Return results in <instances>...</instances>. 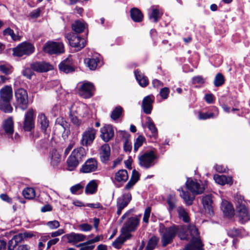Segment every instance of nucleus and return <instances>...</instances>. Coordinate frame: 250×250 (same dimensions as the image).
I'll return each instance as SVG.
<instances>
[{
	"instance_id": "obj_1",
	"label": "nucleus",
	"mask_w": 250,
	"mask_h": 250,
	"mask_svg": "<svg viewBox=\"0 0 250 250\" xmlns=\"http://www.w3.org/2000/svg\"><path fill=\"white\" fill-rule=\"evenodd\" d=\"M192 224L188 226L187 229L186 227L182 226L172 225L168 228H165L162 233L161 243L163 247H165L167 245L171 244L175 237L176 234L181 240H188L191 236L189 231V227Z\"/></svg>"
},
{
	"instance_id": "obj_2",
	"label": "nucleus",
	"mask_w": 250,
	"mask_h": 250,
	"mask_svg": "<svg viewBox=\"0 0 250 250\" xmlns=\"http://www.w3.org/2000/svg\"><path fill=\"white\" fill-rule=\"evenodd\" d=\"M142 215H134L128 217L124 223L121 229L123 234H126L127 238H131L132 235L130 232L135 231L138 228Z\"/></svg>"
},
{
	"instance_id": "obj_3",
	"label": "nucleus",
	"mask_w": 250,
	"mask_h": 250,
	"mask_svg": "<svg viewBox=\"0 0 250 250\" xmlns=\"http://www.w3.org/2000/svg\"><path fill=\"white\" fill-rule=\"evenodd\" d=\"M188 229L191 239L184 250H205L203 248L204 244L199 238L198 230L195 225L189 226Z\"/></svg>"
},
{
	"instance_id": "obj_4",
	"label": "nucleus",
	"mask_w": 250,
	"mask_h": 250,
	"mask_svg": "<svg viewBox=\"0 0 250 250\" xmlns=\"http://www.w3.org/2000/svg\"><path fill=\"white\" fill-rule=\"evenodd\" d=\"M156 158L157 156L153 151L146 152L139 157V164L141 167L148 169L154 166Z\"/></svg>"
},
{
	"instance_id": "obj_5",
	"label": "nucleus",
	"mask_w": 250,
	"mask_h": 250,
	"mask_svg": "<svg viewBox=\"0 0 250 250\" xmlns=\"http://www.w3.org/2000/svg\"><path fill=\"white\" fill-rule=\"evenodd\" d=\"M13 51L14 56L21 57L33 53L35 51V47L31 43L23 42L14 48Z\"/></svg>"
},
{
	"instance_id": "obj_6",
	"label": "nucleus",
	"mask_w": 250,
	"mask_h": 250,
	"mask_svg": "<svg viewBox=\"0 0 250 250\" xmlns=\"http://www.w3.org/2000/svg\"><path fill=\"white\" fill-rule=\"evenodd\" d=\"M17 104L22 110H25L28 107V96L27 91L23 88H19L15 92Z\"/></svg>"
},
{
	"instance_id": "obj_7",
	"label": "nucleus",
	"mask_w": 250,
	"mask_h": 250,
	"mask_svg": "<svg viewBox=\"0 0 250 250\" xmlns=\"http://www.w3.org/2000/svg\"><path fill=\"white\" fill-rule=\"evenodd\" d=\"M43 49L45 52L50 54H58L64 52V46L61 42H48L45 44Z\"/></svg>"
},
{
	"instance_id": "obj_8",
	"label": "nucleus",
	"mask_w": 250,
	"mask_h": 250,
	"mask_svg": "<svg viewBox=\"0 0 250 250\" xmlns=\"http://www.w3.org/2000/svg\"><path fill=\"white\" fill-rule=\"evenodd\" d=\"M94 86L90 82H84L81 84L78 89V94L83 98L87 99L93 95Z\"/></svg>"
},
{
	"instance_id": "obj_9",
	"label": "nucleus",
	"mask_w": 250,
	"mask_h": 250,
	"mask_svg": "<svg viewBox=\"0 0 250 250\" xmlns=\"http://www.w3.org/2000/svg\"><path fill=\"white\" fill-rule=\"evenodd\" d=\"M34 110L32 108L29 109L24 116L23 124V129L26 131H31L35 126Z\"/></svg>"
},
{
	"instance_id": "obj_10",
	"label": "nucleus",
	"mask_w": 250,
	"mask_h": 250,
	"mask_svg": "<svg viewBox=\"0 0 250 250\" xmlns=\"http://www.w3.org/2000/svg\"><path fill=\"white\" fill-rule=\"evenodd\" d=\"M132 199V196L130 193L123 194L117 200V214L119 216L122 210L128 205Z\"/></svg>"
},
{
	"instance_id": "obj_11",
	"label": "nucleus",
	"mask_w": 250,
	"mask_h": 250,
	"mask_svg": "<svg viewBox=\"0 0 250 250\" xmlns=\"http://www.w3.org/2000/svg\"><path fill=\"white\" fill-rule=\"evenodd\" d=\"M96 130L94 128H88L83 134L81 140L82 145L83 146L90 145L95 138Z\"/></svg>"
},
{
	"instance_id": "obj_12",
	"label": "nucleus",
	"mask_w": 250,
	"mask_h": 250,
	"mask_svg": "<svg viewBox=\"0 0 250 250\" xmlns=\"http://www.w3.org/2000/svg\"><path fill=\"white\" fill-rule=\"evenodd\" d=\"M31 68L38 72H44L52 70L53 66L44 62H36L31 63Z\"/></svg>"
},
{
	"instance_id": "obj_13",
	"label": "nucleus",
	"mask_w": 250,
	"mask_h": 250,
	"mask_svg": "<svg viewBox=\"0 0 250 250\" xmlns=\"http://www.w3.org/2000/svg\"><path fill=\"white\" fill-rule=\"evenodd\" d=\"M114 136V131L112 125H107L101 129V138L105 142H108Z\"/></svg>"
},
{
	"instance_id": "obj_14",
	"label": "nucleus",
	"mask_w": 250,
	"mask_h": 250,
	"mask_svg": "<svg viewBox=\"0 0 250 250\" xmlns=\"http://www.w3.org/2000/svg\"><path fill=\"white\" fill-rule=\"evenodd\" d=\"M67 38L69 40L70 45L72 47L77 48L78 50L83 48L85 46V40L76 34L73 35L71 38H69L67 35Z\"/></svg>"
},
{
	"instance_id": "obj_15",
	"label": "nucleus",
	"mask_w": 250,
	"mask_h": 250,
	"mask_svg": "<svg viewBox=\"0 0 250 250\" xmlns=\"http://www.w3.org/2000/svg\"><path fill=\"white\" fill-rule=\"evenodd\" d=\"M187 187L191 192L195 194H200L203 192L205 187L196 181H188L186 182Z\"/></svg>"
},
{
	"instance_id": "obj_16",
	"label": "nucleus",
	"mask_w": 250,
	"mask_h": 250,
	"mask_svg": "<svg viewBox=\"0 0 250 250\" xmlns=\"http://www.w3.org/2000/svg\"><path fill=\"white\" fill-rule=\"evenodd\" d=\"M97 162L94 158L88 159L83 165L81 171L83 173H90L97 169Z\"/></svg>"
},
{
	"instance_id": "obj_17",
	"label": "nucleus",
	"mask_w": 250,
	"mask_h": 250,
	"mask_svg": "<svg viewBox=\"0 0 250 250\" xmlns=\"http://www.w3.org/2000/svg\"><path fill=\"white\" fill-rule=\"evenodd\" d=\"M100 158L103 163H106L110 156V147L108 144H105L101 146L100 152Z\"/></svg>"
},
{
	"instance_id": "obj_18",
	"label": "nucleus",
	"mask_w": 250,
	"mask_h": 250,
	"mask_svg": "<svg viewBox=\"0 0 250 250\" xmlns=\"http://www.w3.org/2000/svg\"><path fill=\"white\" fill-rule=\"evenodd\" d=\"M154 100V97L152 95H148L144 98L142 102V107L144 112L146 114H149L151 113Z\"/></svg>"
},
{
	"instance_id": "obj_19",
	"label": "nucleus",
	"mask_w": 250,
	"mask_h": 250,
	"mask_svg": "<svg viewBox=\"0 0 250 250\" xmlns=\"http://www.w3.org/2000/svg\"><path fill=\"white\" fill-rule=\"evenodd\" d=\"M3 128L5 134L8 137H10L13 135L14 130V121L12 117L8 118L3 121Z\"/></svg>"
},
{
	"instance_id": "obj_20",
	"label": "nucleus",
	"mask_w": 250,
	"mask_h": 250,
	"mask_svg": "<svg viewBox=\"0 0 250 250\" xmlns=\"http://www.w3.org/2000/svg\"><path fill=\"white\" fill-rule=\"evenodd\" d=\"M55 126L56 128L60 129L62 132V135L64 133L67 135L70 133L69 124L63 118H58L57 119Z\"/></svg>"
},
{
	"instance_id": "obj_21",
	"label": "nucleus",
	"mask_w": 250,
	"mask_h": 250,
	"mask_svg": "<svg viewBox=\"0 0 250 250\" xmlns=\"http://www.w3.org/2000/svg\"><path fill=\"white\" fill-rule=\"evenodd\" d=\"M63 237L67 239L69 243H72L73 244L79 242L83 241L86 239L85 235L83 234L75 233L74 232L67 234Z\"/></svg>"
},
{
	"instance_id": "obj_22",
	"label": "nucleus",
	"mask_w": 250,
	"mask_h": 250,
	"mask_svg": "<svg viewBox=\"0 0 250 250\" xmlns=\"http://www.w3.org/2000/svg\"><path fill=\"white\" fill-rule=\"evenodd\" d=\"M72 64L71 60L69 58H67L59 64V67L61 71L65 73H68L74 71V67Z\"/></svg>"
},
{
	"instance_id": "obj_23",
	"label": "nucleus",
	"mask_w": 250,
	"mask_h": 250,
	"mask_svg": "<svg viewBox=\"0 0 250 250\" xmlns=\"http://www.w3.org/2000/svg\"><path fill=\"white\" fill-rule=\"evenodd\" d=\"M13 98V90L10 85H6L0 90V99L11 100Z\"/></svg>"
},
{
	"instance_id": "obj_24",
	"label": "nucleus",
	"mask_w": 250,
	"mask_h": 250,
	"mask_svg": "<svg viewBox=\"0 0 250 250\" xmlns=\"http://www.w3.org/2000/svg\"><path fill=\"white\" fill-rule=\"evenodd\" d=\"M238 212V217L242 223H245L250 220V214L246 207L236 209Z\"/></svg>"
},
{
	"instance_id": "obj_25",
	"label": "nucleus",
	"mask_w": 250,
	"mask_h": 250,
	"mask_svg": "<svg viewBox=\"0 0 250 250\" xmlns=\"http://www.w3.org/2000/svg\"><path fill=\"white\" fill-rule=\"evenodd\" d=\"M202 204L204 208L208 210L209 214L213 213L212 209V199L211 195H207L202 198Z\"/></svg>"
},
{
	"instance_id": "obj_26",
	"label": "nucleus",
	"mask_w": 250,
	"mask_h": 250,
	"mask_svg": "<svg viewBox=\"0 0 250 250\" xmlns=\"http://www.w3.org/2000/svg\"><path fill=\"white\" fill-rule=\"evenodd\" d=\"M221 209L226 216L231 217L233 215L234 210L232 205L227 201H222L221 205Z\"/></svg>"
},
{
	"instance_id": "obj_27",
	"label": "nucleus",
	"mask_w": 250,
	"mask_h": 250,
	"mask_svg": "<svg viewBox=\"0 0 250 250\" xmlns=\"http://www.w3.org/2000/svg\"><path fill=\"white\" fill-rule=\"evenodd\" d=\"M130 16L132 20L136 22H140L143 20L142 12L137 8H133L130 10Z\"/></svg>"
},
{
	"instance_id": "obj_28",
	"label": "nucleus",
	"mask_w": 250,
	"mask_h": 250,
	"mask_svg": "<svg viewBox=\"0 0 250 250\" xmlns=\"http://www.w3.org/2000/svg\"><path fill=\"white\" fill-rule=\"evenodd\" d=\"M38 123L41 126V129L46 132L47 127L49 126V121L43 113L39 114L38 116Z\"/></svg>"
},
{
	"instance_id": "obj_29",
	"label": "nucleus",
	"mask_w": 250,
	"mask_h": 250,
	"mask_svg": "<svg viewBox=\"0 0 250 250\" xmlns=\"http://www.w3.org/2000/svg\"><path fill=\"white\" fill-rule=\"evenodd\" d=\"M2 33L4 36H10L11 39L14 42L20 41L21 39V36L19 35L18 32L15 33L14 30L10 27L5 29Z\"/></svg>"
},
{
	"instance_id": "obj_30",
	"label": "nucleus",
	"mask_w": 250,
	"mask_h": 250,
	"mask_svg": "<svg viewBox=\"0 0 250 250\" xmlns=\"http://www.w3.org/2000/svg\"><path fill=\"white\" fill-rule=\"evenodd\" d=\"M128 178L127 171L125 169H120L115 175V180L120 183L125 182Z\"/></svg>"
},
{
	"instance_id": "obj_31",
	"label": "nucleus",
	"mask_w": 250,
	"mask_h": 250,
	"mask_svg": "<svg viewBox=\"0 0 250 250\" xmlns=\"http://www.w3.org/2000/svg\"><path fill=\"white\" fill-rule=\"evenodd\" d=\"M214 179L216 183L222 185L231 184L232 183L231 177L223 175H215L214 176Z\"/></svg>"
},
{
	"instance_id": "obj_32",
	"label": "nucleus",
	"mask_w": 250,
	"mask_h": 250,
	"mask_svg": "<svg viewBox=\"0 0 250 250\" xmlns=\"http://www.w3.org/2000/svg\"><path fill=\"white\" fill-rule=\"evenodd\" d=\"M177 200L175 195L169 194L167 199V203L168 204L167 209L169 213H171L176 207Z\"/></svg>"
},
{
	"instance_id": "obj_33",
	"label": "nucleus",
	"mask_w": 250,
	"mask_h": 250,
	"mask_svg": "<svg viewBox=\"0 0 250 250\" xmlns=\"http://www.w3.org/2000/svg\"><path fill=\"white\" fill-rule=\"evenodd\" d=\"M182 192L180 193V196L183 199L186 204L187 206H190L193 204V202L195 199L194 196L191 195L189 192L185 191L183 189L181 190Z\"/></svg>"
},
{
	"instance_id": "obj_34",
	"label": "nucleus",
	"mask_w": 250,
	"mask_h": 250,
	"mask_svg": "<svg viewBox=\"0 0 250 250\" xmlns=\"http://www.w3.org/2000/svg\"><path fill=\"white\" fill-rule=\"evenodd\" d=\"M11 101L9 100L0 99V109L5 113H11L13 111V107L11 105Z\"/></svg>"
},
{
	"instance_id": "obj_35",
	"label": "nucleus",
	"mask_w": 250,
	"mask_h": 250,
	"mask_svg": "<svg viewBox=\"0 0 250 250\" xmlns=\"http://www.w3.org/2000/svg\"><path fill=\"white\" fill-rule=\"evenodd\" d=\"M134 73L136 79L141 86L146 87L148 85V80L146 77L141 74L138 70L135 71Z\"/></svg>"
},
{
	"instance_id": "obj_36",
	"label": "nucleus",
	"mask_w": 250,
	"mask_h": 250,
	"mask_svg": "<svg viewBox=\"0 0 250 250\" xmlns=\"http://www.w3.org/2000/svg\"><path fill=\"white\" fill-rule=\"evenodd\" d=\"M71 155L80 163L82 161L85 155L84 149L83 147H79L77 149H75L72 152Z\"/></svg>"
},
{
	"instance_id": "obj_37",
	"label": "nucleus",
	"mask_w": 250,
	"mask_h": 250,
	"mask_svg": "<svg viewBox=\"0 0 250 250\" xmlns=\"http://www.w3.org/2000/svg\"><path fill=\"white\" fill-rule=\"evenodd\" d=\"M84 62L90 70H94L97 67L100 60L97 57L86 58L84 60Z\"/></svg>"
},
{
	"instance_id": "obj_38",
	"label": "nucleus",
	"mask_w": 250,
	"mask_h": 250,
	"mask_svg": "<svg viewBox=\"0 0 250 250\" xmlns=\"http://www.w3.org/2000/svg\"><path fill=\"white\" fill-rule=\"evenodd\" d=\"M130 238H127L126 234H123L118 237L112 243V246L116 249H119L121 248L123 243L127 240L129 239Z\"/></svg>"
},
{
	"instance_id": "obj_39",
	"label": "nucleus",
	"mask_w": 250,
	"mask_h": 250,
	"mask_svg": "<svg viewBox=\"0 0 250 250\" xmlns=\"http://www.w3.org/2000/svg\"><path fill=\"white\" fill-rule=\"evenodd\" d=\"M97 184L95 180L90 181L85 187V192L87 194H92L94 193L97 189Z\"/></svg>"
},
{
	"instance_id": "obj_40",
	"label": "nucleus",
	"mask_w": 250,
	"mask_h": 250,
	"mask_svg": "<svg viewBox=\"0 0 250 250\" xmlns=\"http://www.w3.org/2000/svg\"><path fill=\"white\" fill-rule=\"evenodd\" d=\"M162 12L157 8H152V12L149 14V19L154 22H157L161 18Z\"/></svg>"
},
{
	"instance_id": "obj_41",
	"label": "nucleus",
	"mask_w": 250,
	"mask_h": 250,
	"mask_svg": "<svg viewBox=\"0 0 250 250\" xmlns=\"http://www.w3.org/2000/svg\"><path fill=\"white\" fill-rule=\"evenodd\" d=\"M179 217L185 223H188L190 221L188 212L183 207H178L177 208Z\"/></svg>"
},
{
	"instance_id": "obj_42",
	"label": "nucleus",
	"mask_w": 250,
	"mask_h": 250,
	"mask_svg": "<svg viewBox=\"0 0 250 250\" xmlns=\"http://www.w3.org/2000/svg\"><path fill=\"white\" fill-rule=\"evenodd\" d=\"M159 238L156 236H153L148 240L145 250H153L158 245Z\"/></svg>"
},
{
	"instance_id": "obj_43",
	"label": "nucleus",
	"mask_w": 250,
	"mask_h": 250,
	"mask_svg": "<svg viewBox=\"0 0 250 250\" xmlns=\"http://www.w3.org/2000/svg\"><path fill=\"white\" fill-rule=\"evenodd\" d=\"M61 161V155L56 150L51 152V164L53 167L58 166Z\"/></svg>"
},
{
	"instance_id": "obj_44",
	"label": "nucleus",
	"mask_w": 250,
	"mask_h": 250,
	"mask_svg": "<svg viewBox=\"0 0 250 250\" xmlns=\"http://www.w3.org/2000/svg\"><path fill=\"white\" fill-rule=\"evenodd\" d=\"M80 163L76 160L71 155L67 160V169L70 171L73 170L79 165Z\"/></svg>"
},
{
	"instance_id": "obj_45",
	"label": "nucleus",
	"mask_w": 250,
	"mask_h": 250,
	"mask_svg": "<svg viewBox=\"0 0 250 250\" xmlns=\"http://www.w3.org/2000/svg\"><path fill=\"white\" fill-rule=\"evenodd\" d=\"M72 28L76 33H80L84 31L85 26L83 23L78 21L72 24Z\"/></svg>"
},
{
	"instance_id": "obj_46",
	"label": "nucleus",
	"mask_w": 250,
	"mask_h": 250,
	"mask_svg": "<svg viewBox=\"0 0 250 250\" xmlns=\"http://www.w3.org/2000/svg\"><path fill=\"white\" fill-rule=\"evenodd\" d=\"M147 121L146 124L148 128L151 131V136L155 137L157 135V129L151 118L149 117H147Z\"/></svg>"
},
{
	"instance_id": "obj_47",
	"label": "nucleus",
	"mask_w": 250,
	"mask_h": 250,
	"mask_svg": "<svg viewBox=\"0 0 250 250\" xmlns=\"http://www.w3.org/2000/svg\"><path fill=\"white\" fill-rule=\"evenodd\" d=\"M22 195L26 199H32L35 197L36 193L34 188H27L23 190Z\"/></svg>"
},
{
	"instance_id": "obj_48",
	"label": "nucleus",
	"mask_w": 250,
	"mask_h": 250,
	"mask_svg": "<svg viewBox=\"0 0 250 250\" xmlns=\"http://www.w3.org/2000/svg\"><path fill=\"white\" fill-rule=\"evenodd\" d=\"M13 67L7 63L0 62V71L5 75H9L13 72Z\"/></svg>"
},
{
	"instance_id": "obj_49",
	"label": "nucleus",
	"mask_w": 250,
	"mask_h": 250,
	"mask_svg": "<svg viewBox=\"0 0 250 250\" xmlns=\"http://www.w3.org/2000/svg\"><path fill=\"white\" fill-rule=\"evenodd\" d=\"M235 202L236 209L246 207L244 197L241 195L237 194L235 195Z\"/></svg>"
},
{
	"instance_id": "obj_50",
	"label": "nucleus",
	"mask_w": 250,
	"mask_h": 250,
	"mask_svg": "<svg viewBox=\"0 0 250 250\" xmlns=\"http://www.w3.org/2000/svg\"><path fill=\"white\" fill-rule=\"evenodd\" d=\"M225 79L223 75L221 73H218L216 74L214 80V84L216 87H219L224 84Z\"/></svg>"
},
{
	"instance_id": "obj_51",
	"label": "nucleus",
	"mask_w": 250,
	"mask_h": 250,
	"mask_svg": "<svg viewBox=\"0 0 250 250\" xmlns=\"http://www.w3.org/2000/svg\"><path fill=\"white\" fill-rule=\"evenodd\" d=\"M123 111V109L121 106H117L111 112L110 117L111 118L114 120H117L118 119Z\"/></svg>"
},
{
	"instance_id": "obj_52",
	"label": "nucleus",
	"mask_w": 250,
	"mask_h": 250,
	"mask_svg": "<svg viewBox=\"0 0 250 250\" xmlns=\"http://www.w3.org/2000/svg\"><path fill=\"white\" fill-rule=\"evenodd\" d=\"M145 140V138L143 136L140 135L138 136L134 144V151L135 152H136L138 148L142 146Z\"/></svg>"
},
{
	"instance_id": "obj_53",
	"label": "nucleus",
	"mask_w": 250,
	"mask_h": 250,
	"mask_svg": "<svg viewBox=\"0 0 250 250\" xmlns=\"http://www.w3.org/2000/svg\"><path fill=\"white\" fill-rule=\"evenodd\" d=\"M90 243H88L87 241L86 242L77 245V247L80 248L79 250H93L95 246L94 245H90Z\"/></svg>"
},
{
	"instance_id": "obj_54",
	"label": "nucleus",
	"mask_w": 250,
	"mask_h": 250,
	"mask_svg": "<svg viewBox=\"0 0 250 250\" xmlns=\"http://www.w3.org/2000/svg\"><path fill=\"white\" fill-rule=\"evenodd\" d=\"M240 234V230L236 228H232L229 229L228 231L229 236L231 237H235L239 236Z\"/></svg>"
},
{
	"instance_id": "obj_55",
	"label": "nucleus",
	"mask_w": 250,
	"mask_h": 250,
	"mask_svg": "<svg viewBox=\"0 0 250 250\" xmlns=\"http://www.w3.org/2000/svg\"><path fill=\"white\" fill-rule=\"evenodd\" d=\"M151 211V208L150 207H147L145 210L143 220V222L146 224L148 223L149 218L150 216Z\"/></svg>"
},
{
	"instance_id": "obj_56",
	"label": "nucleus",
	"mask_w": 250,
	"mask_h": 250,
	"mask_svg": "<svg viewBox=\"0 0 250 250\" xmlns=\"http://www.w3.org/2000/svg\"><path fill=\"white\" fill-rule=\"evenodd\" d=\"M69 118L71 122L75 125L79 126L81 122L78 119L77 117L73 113L72 111H70Z\"/></svg>"
},
{
	"instance_id": "obj_57",
	"label": "nucleus",
	"mask_w": 250,
	"mask_h": 250,
	"mask_svg": "<svg viewBox=\"0 0 250 250\" xmlns=\"http://www.w3.org/2000/svg\"><path fill=\"white\" fill-rule=\"evenodd\" d=\"M83 188V186L81 184H76L70 188V191L72 194H77L78 192L81 190H82Z\"/></svg>"
},
{
	"instance_id": "obj_58",
	"label": "nucleus",
	"mask_w": 250,
	"mask_h": 250,
	"mask_svg": "<svg viewBox=\"0 0 250 250\" xmlns=\"http://www.w3.org/2000/svg\"><path fill=\"white\" fill-rule=\"evenodd\" d=\"M169 93V89L167 87L162 88L160 91V95L163 99H167L168 98Z\"/></svg>"
},
{
	"instance_id": "obj_59",
	"label": "nucleus",
	"mask_w": 250,
	"mask_h": 250,
	"mask_svg": "<svg viewBox=\"0 0 250 250\" xmlns=\"http://www.w3.org/2000/svg\"><path fill=\"white\" fill-rule=\"evenodd\" d=\"M46 225L51 229L58 228L60 227V223L57 220L49 221L46 223Z\"/></svg>"
},
{
	"instance_id": "obj_60",
	"label": "nucleus",
	"mask_w": 250,
	"mask_h": 250,
	"mask_svg": "<svg viewBox=\"0 0 250 250\" xmlns=\"http://www.w3.org/2000/svg\"><path fill=\"white\" fill-rule=\"evenodd\" d=\"M140 174L135 169L133 170L130 180L136 183L139 180Z\"/></svg>"
},
{
	"instance_id": "obj_61",
	"label": "nucleus",
	"mask_w": 250,
	"mask_h": 250,
	"mask_svg": "<svg viewBox=\"0 0 250 250\" xmlns=\"http://www.w3.org/2000/svg\"><path fill=\"white\" fill-rule=\"evenodd\" d=\"M34 73L29 68H25L22 71V74L25 76L27 78L31 79Z\"/></svg>"
},
{
	"instance_id": "obj_62",
	"label": "nucleus",
	"mask_w": 250,
	"mask_h": 250,
	"mask_svg": "<svg viewBox=\"0 0 250 250\" xmlns=\"http://www.w3.org/2000/svg\"><path fill=\"white\" fill-rule=\"evenodd\" d=\"M124 149L126 152H130L132 149L131 143L126 140L124 145Z\"/></svg>"
},
{
	"instance_id": "obj_63",
	"label": "nucleus",
	"mask_w": 250,
	"mask_h": 250,
	"mask_svg": "<svg viewBox=\"0 0 250 250\" xmlns=\"http://www.w3.org/2000/svg\"><path fill=\"white\" fill-rule=\"evenodd\" d=\"M80 229L83 231H88L91 229L92 226L88 224H83L79 226Z\"/></svg>"
},
{
	"instance_id": "obj_64",
	"label": "nucleus",
	"mask_w": 250,
	"mask_h": 250,
	"mask_svg": "<svg viewBox=\"0 0 250 250\" xmlns=\"http://www.w3.org/2000/svg\"><path fill=\"white\" fill-rule=\"evenodd\" d=\"M17 244L13 240V238L11 239L8 243V250H14L15 247L17 246Z\"/></svg>"
}]
</instances>
